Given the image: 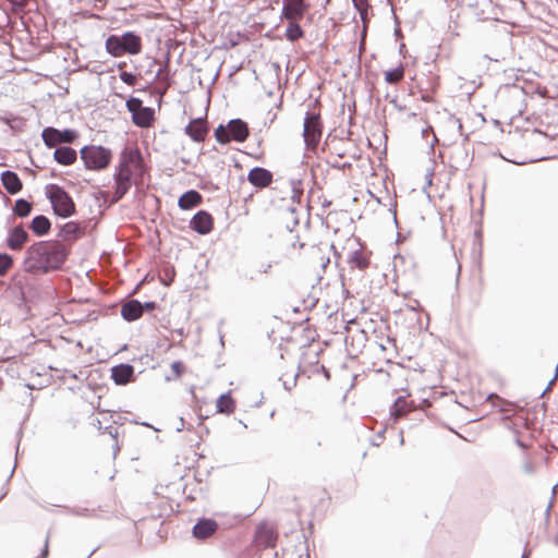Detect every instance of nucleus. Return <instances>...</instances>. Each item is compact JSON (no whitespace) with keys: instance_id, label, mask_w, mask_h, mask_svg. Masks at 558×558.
<instances>
[{"instance_id":"f257e3e1","label":"nucleus","mask_w":558,"mask_h":558,"mask_svg":"<svg viewBox=\"0 0 558 558\" xmlns=\"http://www.w3.org/2000/svg\"><path fill=\"white\" fill-rule=\"evenodd\" d=\"M65 256L63 246L58 243H36L26 252L24 270L31 274H45L58 269L65 260Z\"/></svg>"},{"instance_id":"f03ea898","label":"nucleus","mask_w":558,"mask_h":558,"mask_svg":"<svg viewBox=\"0 0 558 558\" xmlns=\"http://www.w3.org/2000/svg\"><path fill=\"white\" fill-rule=\"evenodd\" d=\"M144 172L143 159L137 149L126 147L120 156V162L114 174L116 192L113 201L122 198Z\"/></svg>"},{"instance_id":"7ed1b4c3","label":"nucleus","mask_w":558,"mask_h":558,"mask_svg":"<svg viewBox=\"0 0 558 558\" xmlns=\"http://www.w3.org/2000/svg\"><path fill=\"white\" fill-rule=\"evenodd\" d=\"M105 48L106 51L114 58H119L125 53L135 56L142 51V39L133 32H126L121 36L110 35L106 39Z\"/></svg>"},{"instance_id":"20e7f679","label":"nucleus","mask_w":558,"mask_h":558,"mask_svg":"<svg viewBox=\"0 0 558 558\" xmlns=\"http://www.w3.org/2000/svg\"><path fill=\"white\" fill-rule=\"evenodd\" d=\"M111 150L104 146H85L81 149V158L86 169L102 170L111 160Z\"/></svg>"},{"instance_id":"39448f33","label":"nucleus","mask_w":558,"mask_h":558,"mask_svg":"<svg viewBox=\"0 0 558 558\" xmlns=\"http://www.w3.org/2000/svg\"><path fill=\"white\" fill-rule=\"evenodd\" d=\"M47 195L58 216L68 218L74 214L75 205L64 190L57 185H51L47 189Z\"/></svg>"},{"instance_id":"423d86ee","label":"nucleus","mask_w":558,"mask_h":558,"mask_svg":"<svg viewBox=\"0 0 558 558\" xmlns=\"http://www.w3.org/2000/svg\"><path fill=\"white\" fill-rule=\"evenodd\" d=\"M219 143L226 144L231 141L244 142L248 136V128L242 120H231L226 126L219 125L215 132Z\"/></svg>"},{"instance_id":"0eeeda50","label":"nucleus","mask_w":558,"mask_h":558,"mask_svg":"<svg viewBox=\"0 0 558 558\" xmlns=\"http://www.w3.org/2000/svg\"><path fill=\"white\" fill-rule=\"evenodd\" d=\"M78 137V133L72 129L58 130L51 126L45 128L41 132V138L49 148L57 147L60 144H71Z\"/></svg>"},{"instance_id":"6e6552de","label":"nucleus","mask_w":558,"mask_h":558,"mask_svg":"<svg viewBox=\"0 0 558 558\" xmlns=\"http://www.w3.org/2000/svg\"><path fill=\"white\" fill-rule=\"evenodd\" d=\"M126 107L132 112L133 122L142 128H147L154 119V111L148 107H143L142 101L137 98H131L126 101Z\"/></svg>"},{"instance_id":"1a4fd4ad","label":"nucleus","mask_w":558,"mask_h":558,"mask_svg":"<svg viewBox=\"0 0 558 558\" xmlns=\"http://www.w3.org/2000/svg\"><path fill=\"white\" fill-rule=\"evenodd\" d=\"M319 120L315 116H307L304 121V141L307 147H315L320 138Z\"/></svg>"},{"instance_id":"9d476101","label":"nucleus","mask_w":558,"mask_h":558,"mask_svg":"<svg viewBox=\"0 0 558 558\" xmlns=\"http://www.w3.org/2000/svg\"><path fill=\"white\" fill-rule=\"evenodd\" d=\"M248 182L256 187H266L272 181V174L265 168H253L247 174Z\"/></svg>"},{"instance_id":"9b49d317","label":"nucleus","mask_w":558,"mask_h":558,"mask_svg":"<svg viewBox=\"0 0 558 558\" xmlns=\"http://www.w3.org/2000/svg\"><path fill=\"white\" fill-rule=\"evenodd\" d=\"M305 11L303 0H284L282 14L289 21H296L302 17Z\"/></svg>"},{"instance_id":"f8f14e48","label":"nucleus","mask_w":558,"mask_h":558,"mask_svg":"<svg viewBox=\"0 0 558 558\" xmlns=\"http://www.w3.org/2000/svg\"><path fill=\"white\" fill-rule=\"evenodd\" d=\"M191 227L199 234H207L213 229V218L206 211H198L191 220Z\"/></svg>"},{"instance_id":"ddd939ff","label":"nucleus","mask_w":558,"mask_h":558,"mask_svg":"<svg viewBox=\"0 0 558 558\" xmlns=\"http://www.w3.org/2000/svg\"><path fill=\"white\" fill-rule=\"evenodd\" d=\"M133 376V367L128 364H121L112 367L111 377L118 385L128 384Z\"/></svg>"},{"instance_id":"4468645a","label":"nucleus","mask_w":558,"mask_h":558,"mask_svg":"<svg viewBox=\"0 0 558 558\" xmlns=\"http://www.w3.org/2000/svg\"><path fill=\"white\" fill-rule=\"evenodd\" d=\"M53 158L60 165L70 166L75 162L77 154L73 148L63 146L54 150Z\"/></svg>"},{"instance_id":"2eb2a0df","label":"nucleus","mask_w":558,"mask_h":558,"mask_svg":"<svg viewBox=\"0 0 558 558\" xmlns=\"http://www.w3.org/2000/svg\"><path fill=\"white\" fill-rule=\"evenodd\" d=\"M144 306L136 300L125 303L121 308V315L124 319L132 322L140 318Z\"/></svg>"},{"instance_id":"dca6fc26","label":"nucleus","mask_w":558,"mask_h":558,"mask_svg":"<svg viewBox=\"0 0 558 558\" xmlns=\"http://www.w3.org/2000/svg\"><path fill=\"white\" fill-rule=\"evenodd\" d=\"M217 530V523L213 520H201L193 527V535L196 538H206Z\"/></svg>"},{"instance_id":"f3484780","label":"nucleus","mask_w":558,"mask_h":558,"mask_svg":"<svg viewBox=\"0 0 558 558\" xmlns=\"http://www.w3.org/2000/svg\"><path fill=\"white\" fill-rule=\"evenodd\" d=\"M1 181L3 186L11 194H15L22 189V182L20 178L12 171H4L1 175Z\"/></svg>"},{"instance_id":"a211bd4d","label":"nucleus","mask_w":558,"mask_h":558,"mask_svg":"<svg viewBox=\"0 0 558 558\" xmlns=\"http://www.w3.org/2000/svg\"><path fill=\"white\" fill-rule=\"evenodd\" d=\"M186 134L196 142L203 141L206 134V125L202 119H196L192 121L185 128Z\"/></svg>"},{"instance_id":"6ab92c4d","label":"nucleus","mask_w":558,"mask_h":558,"mask_svg":"<svg viewBox=\"0 0 558 558\" xmlns=\"http://www.w3.org/2000/svg\"><path fill=\"white\" fill-rule=\"evenodd\" d=\"M256 539L260 545H263L265 547L274 546V544H275L274 529L267 524L259 525L257 529V532H256Z\"/></svg>"},{"instance_id":"aec40b11","label":"nucleus","mask_w":558,"mask_h":558,"mask_svg":"<svg viewBox=\"0 0 558 558\" xmlns=\"http://www.w3.org/2000/svg\"><path fill=\"white\" fill-rule=\"evenodd\" d=\"M26 240L27 233L24 231V229L21 227H15L8 238V246L11 250H20Z\"/></svg>"},{"instance_id":"412c9836","label":"nucleus","mask_w":558,"mask_h":558,"mask_svg":"<svg viewBox=\"0 0 558 558\" xmlns=\"http://www.w3.org/2000/svg\"><path fill=\"white\" fill-rule=\"evenodd\" d=\"M202 202V196L198 192L191 190L185 192L180 198H179V207L181 209H191L194 206H197Z\"/></svg>"},{"instance_id":"4be33fe9","label":"nucleus","mask_w":558,"mask_h":558,"mask_svg":"<svg viewBox=\"0 0 558 558\" xmlns=\"http://www.w3.org/2000/svg\"><path fill=\"white\" fill-rule=\"evenodd\" d=\"M216 407L217 411L223 414H231L235 409L234 401L229 392L217 399Z\"/></svg>"},{"instance_id":"5701e85b","label":"nucleus","mask_w":558,"mask_h":558,"mask_svg":"<svg viewBox=\"0 0 558 558\" xmlns=\"http://www.w3.org/2000/svg\"><path fill=\"white\" fill-rule=\"evenodd\" d=\"M32 229L38 235L46 234L50 229V222L45 216H36L32 221Z\"/></svg>"},{"instance_id":"b1692460","label":"nucleus","mask_w":558,"mask_h":558,"mask_svg":"<svg viewBox=\"0 0 558 558\" xmlns=\"http://www.w3.org/2000/svg\"><path fill=\"white\" fill-rule=\"evenodd\" d=\"M302 35H303V32H302L300 25L298 23H295V21H290V24L286 29V37L289 40L294 41V40L299 39L300 37H302Z\"/></svg>"},{"instance_id":"393cba45","label":"nucleus","mask_w":558,"mask_h":558,"mask_svg":"<svg viewBox=\"0 0 558 558\" xmlns=\"http://www.w3.org/2000/svg\"><path fill=\"white\" fill-rule=\"evenodd\" d=\"M404 71L402 66H397L385 73L386 82L390 84L398 83L403 77Z\"/></svg>"},{"instance_id":"a878e982","label":"nucleus","mask_w":558,"mask_h":558,"mask_svg":"<svg viewBox=\"0 0 558 558\" xmlns=\"http://www.w3.org/2000/svg\"><path fill=\"white\" fill-rule=\"evenodd\" d=\"M32 206L25 199H17L15 203L14 211L20 217H26L31 214Z\"/></svg>"},{"instance_id":"bb28decb","label":"nucleus","mask_w":558,"mask_h":558,"mask_svg":"<svg viewBox=\"0 0 558 558\" xmlns=\"http://www.w3.org/2000/svg\"><path fill=\"white\" fill-rule=\"evenodd\" d=\"M13 259L8 254H0V275H4L12 266Z\"/></svg>"},{"instance_id":"cd10ccee","label":"nucleus","mask_w":558,"mask_h":558,"mask_svg":"<svg viewBox=\"0 0 558 558\" xmlns=\"http://www.w3.org/2000/svg\"><path fill=\"white\" fill-rule=\"evenodd\" d=\"M350 263L355 265L359 268H364L367 265L366 258L363 257L362 254L359 253L357 251L351 254Z\"/></svg>"},{"instance_id":"c85d7f7f","label":"nucleus","mask_w":558,"mask_h":558,"mask_svg":"<svg viewBox=\"0 0 558 558\" xmlns=\"http://www.w3.org/2000/svg\"><path fill=\"white\" fill-rule=\"evenodd\" d=\"M120 80L131 86L136 83V76L133 73L126 71L120 73Z\"/></svg>"},{"instance_id":"c756f323","label":"nucleus","mask_w":558,"mask_h":558,"mask_svg":"<svg viewBox=\"0 0 558 558\" xmlns=\"http://www.w3.org/2000/svg\"><path fill=\"white\" fill-rule=\"evenodd\" d=\"M171 369L177 377H180L181 374L183 373V365L181 362L175 361L171 364Z\"/></svg>"},{"instance_id":"7c9ffc66","label":"nucleus","mask_w":558,"mask_h":558,"mask_svg":"<svg viewBox=\"0 0 558 558\" xmlns=\"http://www.w3.org/2000/svg\"><path fill=\"white\" fill-rule=\"evenodd\" d=\"M355 7L360 10L361 14H363V0H353Z\"/></svg>"},{"instance_id":"2f4dec72","label":"nucleus","mask_w":558,"mask_h":558,"mask_svg":"<svg viewBox=\"0 0 558 558\" xmlns=\"http://www.w3.org/2000/svg\"><path fill=\"white\" fill-rule=\"evenodd\" d=\"M558 378V363H557V366H556V375L555 377L550 380L549 385H548V388L554 384V381Z\"/></svg>"},{"instance_id":"473e14b6","label":"nucleus","mask_w":558,"mask_h":558,"mask_svg":"<svg viewBox=\"0 0 558 558\" xmlns=\"http://www.w3.org/2000/svg\"><path fill=\"white\" fill-rule=\"evenodd\" d=\"M47 554H48V543L46 542L45 548H44V551H43V556L46 557Z\"/></svg>"},{"instance_id":"72a5a7b5","label":"nucleus","mask_w":558,"mask_h":558,"mask_svg":"<svg viewBox=\"0 0 558 558\" xmlns=\"http://www.w3.org/2000/svg\"><path fill=\"white\" fill-rule=\"evenodd\" d=\"M155 304L153 302L145 303L146 308H154Z\"/></svg>"},{"instance_id":"f704fd0d","label":"nucleus","mask_w":558,"mask_h":558,"mask_svg":"<svg viewBox=\"0 0 558 558\" xmlns=\"http://www.w3.org/2000/svg\"><path fill=\"white\" fill-rule=\"evenodd\" d=\"M21 1V4H23L26 0H20Z\"/></svg>"}]
</instances>
